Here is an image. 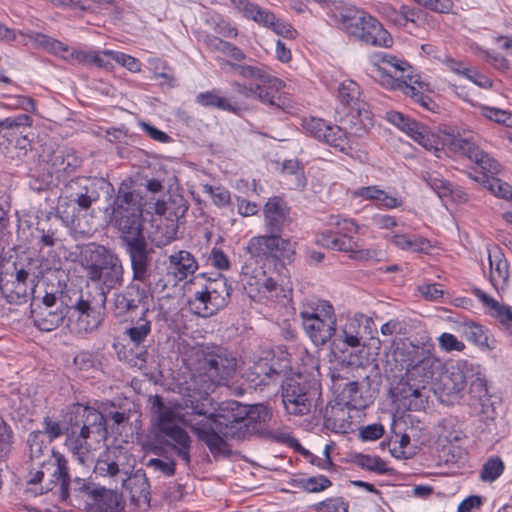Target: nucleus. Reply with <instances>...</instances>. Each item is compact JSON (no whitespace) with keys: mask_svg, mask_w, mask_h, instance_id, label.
I'll return each mask as SVG.
<instances>
[{"mask_svg":"<svg viewBox=\"0 0 512 512\" xmlns=\"http://www.w3.org/2000/svg\"><path fill=\"white\" fill-rule=\"evenodd\" d=\"M189 401L191 412H186L182 421L214 458L231 454L225 438L243 440L254 434L264 435L272 418L271 409L264 404L247 406L231 401L221 408L226 413H214L209 411L206 402Z\"/></svg>","mask_w":512,"mask_h":512,"instance_id":"f257e3e1","label":"nucleus"},{"mask_svg":"<svg viewBox=\"0 0 512 512\" xmlns=\"http://www.w3.org/2000/svg\"><path fill=\"white\" fill-rule=\"evenodd\" d=\"M145 203L132 182L123 181L106 208L110 225L119 233L121 247L129 256L133 281L146 283L150 277L153 249L144 235Z\"/></svg>","mask_w":512,"mask_h":512,"instance_id":"f03ea898","label":"nucleus"},{"mask_svg":"<svg viewBox=\"0 0 512 512\" xmlns=\"http://www.w3.org/2000/svg\"><path fill=\"white\" fill-rule=\"evenodd\" d=\"M265 235L252 237L247 246L251 256L281 262L282 265L291 263L295 255V243L290 238H283L290 231L293 223L291 208L281 197L275 196L267 200L263 208Z\"/></svg>","mask_w":512,"mask_h":512,"instance_id":"7ed1b4c3","label":"nucleus"},{"mask_svg":"<svg viewBox=\"0 0 512 512\" xmlns=\"http://www.w3.org/2000/svg\"><path fill=\"white\" fill-rule=\"evenodd\" d=\"M237 359L226 348L220 346L205 347L195 353L192 379L194 390L198 391L199 399L192 395L185 400V407L191 410V402H206L211 411L209 393L217 386L227 385L234 376Z\"/></svg>","mask_w":512,"mask_h":512,"instance_id":"20e7f679","label":"nucleus"},{"mask_svg":"<svg viewBox=\"0 0 512 512\" xmlns=\"http://www.w3.org/2000/svg\"><path fill=\"white\" fill-rule=\"evenodd\" d=\"M65 445L79 463L86 464L93 450L106 440V420L101 412L80 403L67 413Z\"/></svg>","mask_w":512,"mask_h":512,"instance_id":"39448f33","label":"nucleus"},{"mask_svg":"<svg viewBox=\"0 0 512 512\" xmlns=\"http://www.w3.org/2000/svg\"><path fill=\"white\" fill-rule=\"evenodd\" d=\"M81 264L86 271L87 278L99 287L96 297L107 295L117 290L124 283V267L119 255L112 249L89 243L81 250Z\"/></svg>","mask_w":512,"mask_h":512,"instance_id":"423d86ee","label":"nucleus"},{"mask_svg":"<svg viewBox=\"0 0 512 512\" xmlns=\"http://www.w3.org/2000/svg\"><path fill=\"white\" fill-rule=\"evenodd\" d=\"M151 410L157 438H162V443L171 448L186 466H190L192 439L187 431L178 425V413L166 406L159 395L153 397Z\"/></svg>","mask_w":512,"mask_h":512,"instance_id":"0eeeda50","label":"nucleus"},{"mask_svg":"<svg viewBox=\"0 0 512 512\" xmlns=\"http://www.w3.org/2000/svg\"><path fill=\"white\" fill-rule=\"evenodd\" d=\"M320 395V385L301 373L286 377L281 384L282 403L285 411L290 415L309 414L313 402Z\"/></svg>","mask_w":512,"mask_h":512,"instance_id":"6e6552de","label":"nucleus"},{"mask_svg":"<svg viewBox=\"0 0 512 512\" xmlns=\"http://www.w3.org/2000/svg\"><path fill=\"white\" fill-rule=\"evenodd\" d=\"M106 297H92L81 293L72 305H68L66 326L75 334H86L96 330L103 321Z\"/></svg>","mask_w":512,"mask_h":512,"instance_id":"1a4fd4ad","label":"nucleus"},{"mask_svg":"<svg viewBox=\"0 0 512 512\" xmlns=\"http://www.w3.org/2000/svg\"><path fill=\"white\" fill-rule=\"evenodd\" d=\"M100 198L99 181L92 177L77 176L64 183L59 197L66 214L75 217L87 212Z\"/></svg>","mask_w":512,"mask_h":512,"instance_id":"9d476101","label":"nucleus"},{"mask_svg":"<svg viewBox=\"0 0 512 512\" xmlns=\"http://www.w3.org/2000/svg\"><path fill=\"white\" fill-rule=\"evenodd\" d=\"M60 485V499L62 501H69L73 506L87 505L90 501V492L96 486L91 482H86L84 479L76 477L72 481L68 472L67 460L63 455L56 457V468L52 473L50 483L41 489V493L48 492L53 489L54 485Z\"/></svg>","mask_w":512,"mask_h":512,"instance_id":"9b49d317","label":"nucleus"},{"mask_svg":"<svg viewBox=\"0 0 512 512\" xmlns=\"http://www.w3.org/2000/svg\"><path fill=\"white\" fill-rule=\"evenodd\" d=\"M231 291L227 279L218 274L215 278L207 279L201 289L195 291L193 298L188 302L189 307L200 317H210L228 305Z\"/></svg>","mask_w":512,"mask_h":512,"instance_id":"f8f14e48","label":"nucleus"},{"mask_svg":"<svg viewBox=\"0 0 512 512\" xmlns=\"http://www.w3.org/2000/svg\"><path fill=\"white\" fill-rule=\"evenodd\" d=\"M354 24L348 26L345 32L362 45L390 48L393 45L391 34L384 28L383 24L374 16L365 13L360 18H354Z\"/></svg>","mask_w":512,"mask_h":512,"instance_id":"ddd939ff","label":"nucleus"},{"mask_svg":"<svg viewBox=\"0 0 512 512\" xmlns=\"http://www.w3.org/2000/svg\"><path fill=\"white\" fill-rule=\"evenodd\" d=\"M450 150L465 156L470 161L474 162L481 172H489L498 174L500 171V164L488 153L484 152L480 147L471 139L462 138L460 136L453 137L450 141Z\"/></svg>","mask_w":512,"mask_h":512,"instance_id":"4468645a","label":"nucleus"},{"mask_svg":"<svg viewBox=\"0 0 512 512\" xmlns=\"http://www.w3.org/2000/svg\"><path fill=\"white\" fill-rule=\"evenodd\" d=\"M450 150L465 156L470 161L474 162L481 172H489L498 174L500 171V164L488 153L484 152L480 147L471 139L462 138L460 136L453 137L450 141Z\"/></svg>","mask_w":512,"mask_h":512,"instance_id":"2eb2a0df","label":"nucleus"},{"mask_svg":"<svg viewBox=\"0 0 512 512\" xmlns=\"http://www.w3.org/2000/svg\"><path fill=\"white\" fill-rule=\"evenodd\" d=\"M375 56L380 57V61L384 66L375 63L372 69V77L379 81L382 86L388 87L399 79H408L412 82V76L410 75L411 66L405 60L389 54Z\"/></svg>","mask_w":512,"mask_h":512,"instance_id":"dca6fc26","label":"nucleus"},{"mask_svg":"<svg viewBox=\"0 0 512 512\" xmlns=\"http://www.w3.org/2000/svg\"><path fill=\"white\" fill-rule=\"evenodd\" d=\"M55 175L57 183L67 182V177L81 167L82 159L76 152L67 147L52 151L45 161Z\"/></svg>","mask_w":512,"mask_h":512,"instance_id":"f3484780","label":"nucleus"},{"mask_svg":"<svg viewBox=\"0 0 512 512\" xmlns=\"http://www.w3.org/2000/svg\"><path fill=\"white\" fill-rule=\"evenodd\" d=\"M148 289L139 283L131 282L121 292H117L113 296V305L117 314L124 315L139 307L148 304Z\"/></svg>","mask_w":512,"mask_h":512,"instance_id":"a211bd4d","label":"nucleus"},{"mask_svg":"<svg viewBox=\"0 0 512 512\" xmlns=\"http://www.w3.org/2000/svg\"><path fill=\"white\" fill-rule=\"evenodd\" d=\"M36 301L31 303V317L34 325L41 331L50 332L67 322L68 305L60 302L55 308L36 309Z\"/></svg>","mask_w":512,"mask_h":512,"instance_id":"6ab92c4d","label":"nucleus"},{"mask_svg":"<svg viewBox=\"0 0 512 512\" xmlns=\"http://www.w3.org/2000/svg\"><path fill=\"white\" fill-rule=\"evenodd\" d=\"M361 323L356 318H347L344 323L337 326L335 324V333L331 338V346L341 352L348 348L361 346Z\"/></svg>","mask_w":512,"mask_h":512,"instance_id":"aec40b11","label":"nucleus"},{"mask_svg":"<svg viewBox=\"0 0 512 512\" xmlns=\"http://www.w3.org/2000/svg\"><path fill=\"white\" fill-rule=\"evenodd\" d=\"M90 501L85 510L90 512H119L124 508L122 496L116 491L97 487L90 492Z\"/></svg>","mask_w":512,"mask_h":512,"instance_id":"412c9836","label":"nucleus"},{"mask_svg":"<svg viewBox=\"0 0 512 512\" xmlns=\"http://www.w3.org/2000/svg\"><path fill=\"white\" fill-rule=\"evenodd\" d=\"M124 487L128 491L131 504L140 509L150 507V483L143 470H137L130 476L124 483Z\"/></svg>","mask_w":512,"mask_h":512,"instance_id":"4be33fe9","label":"nucleus"},{"mask_svg":"<svg viewBox=\"0 0 512 512\" xmlns=\"http://www.w3.org/2000/svg\"><path fill=\"white\" fill-rule=\"evenodd\" d=\"M344 379L340 375H333V389L337 393L339 403H343L346 407L361 410L367 406L366 400L362 396L358 382H343Z\"/></svg>","mask_w":512,"mask_h":512,"instance_id":"5701e85b","label":"nucleus"},{"mask_svg":"<svg viewBox=\"0 0 512 512\" xmlns=\"http://www.w3.org/2000/svg\"><path fill=\"white\" fill-rule=\"evenodd\" d=\"M341 122L345 126V131L348 129L350 135L361 138L373 126V115L367 106L355 107L345 113Z\"/></svg>","mask_w":512,"mask_h":512,"instance_id":"b1692460","label":"nucleus"},{"mask_svg":"<svg viewBox=\"0 0 512 512\" xmlns=\"http://www.w3.org/2000/svg\"><path fill=\"white\" fill-rule=\"evenodd\" d=\"M261 84L256 85L254 98L259 99L262 103L277 108H283L285 100L279 95L280 91L285 87V83L268 73V79L259 80Z\"/></svg>","mask_w":512,"mask_h":512,"instance_id":"393cba45","label":"nucleus"},{"mask_svg":"<svg viewBox=\"0 0 512 512\" xmlns=\"http://www.w3.org/2000/svg\"><path fill=\"white\" fill-rule=\"evenodd\" d=\"M279 375V371L270 365L266 359H259L248 368L245 378L250 388L262 389L272 381L277 380Z\"/></svg>","mask_w":512,"mask_h":512,"instance_id":"a878e982","label":"nucleus"},{"mask_svg":"<svg viewBox=\"0 0 512 512\" xmlns=\"http://www.w3.org/2000/svg\"><path fill=\"white\" fill-rule=\"evenodd\" d=\"M27 443L30 447V457L34 465L46 467L47 464H51L56 466V457L61 454L55 453L48 445H44L42 432H31Z\"/></svg>","mask_w":512,"mask_h":512,"instance_id":"bb28decb","label":"nucleus"},{"mask_svg":"<svg viewBox=\"0 0 512 512\" xmlns=\"http://www.w3.org/2000/svg\"><path fill=\"white\" fill-rule=\"evenodd\" d=\"M189 208L188 201L178 193H169L166 199L157 200L155 212L170 221H178L183 218Z\"/></svg>","mask_w":512,"mask_h":512,"instance_id":"cd10ccee","label":"nucleus"},{"mask_svg":"<svg viewBox=\"0 0 512 512\" xmlns=\"http://www.w3.org/2000/svg\"><path fill=\"white\" fill-rule=\"evenodd\" d=\"M168 271L177 280L183 281L188 276L193 275L198 269V263L194 256L186 250H180L168 257Z\"/></svg>","mask_w":512,"mask_h":512,"instance_id":"c85d7f7f","label":"nucleus"},{"mask_svg":"<svg viewBox=\"0 0 512 512\" xmlns=\"http://www.w3.org/2000/svg\"><path fill=\"white\" fill-rule=\"evenodd\" d=\"M334 307L326 300L312 298L303 302L300 317L302 324L307 325L314 323L323 318L334 319Z\"/></svg>","mask_w":512,"mask_h":512,"instance_id":"c756f323","label":"nucleus"},{"mask_svg":"<svg viewBox=\"0 0 512 512\" xmlns=\"http://www.w3.org/2000/svg\"><path fill=\"white\" fill-rule=\"evenodd\" d=\"M441 369V360L435 357L433 352H431L416 367L407 368V376L409 379L418 381L422 384V388H425V384L432 381Z\"/></svg>","mask_w":512,"mask_h":512,"instance_id":"7c9ffc66","label":"nucleus"},{"mask_svg":"<svg viewBox=\"0 0 512 512\" xmlns=\"http://www.w3.org/2000/svg\"><path fill=\"white\" fill-rule=\"evenodd\" d=\"M317 243L331 250L363 253L357 240L352 236H342L336 232H323L317 237Z\"/></svg>","mask_w":512,"mask_h":512,"instance_id":"2f4dec72","label":"nucleus"},{"mask_svg":"<svg viewBox=\"0 0 512 512\" xmlns=\"http://www.w3.org/2000/svg\"><path fill=\"white\" fill-rule=\"evenodd\" d=\"M336 315L334 319L323 318L314 323L303 325L304 330L316 346H324L331 343V338L335 333Z\"/></svg>","mask_w":512,"mask_h":512,"instance_id":"473e14b6","label":"nucleus"},{"mask_svg":"<svg viewBox=\"0 0 512 512\" xmlns=\"http://www.w3.org/2000/svg\"><path fill=\"white\" fill-rule=\"evenodd\" d=\"M150 310L148 307L144 308L138 318L131 320V325L126 329L125 334L130 342L139 347L144 346V343L152 331V321L148 319Z\"/></svg>","mask_w":512,"mask_h":512,"instance_id":"72a5a7b5","label":"nucleus"},{"mask_svg":"<svg viewBox=\"0 0 512 512\" xmlns=\"http://www.w3.org/2000/svg\"><path fill=\"white\" fill-rule=\"evenodd\" d=\"M468 177L476 182L482 183L483 186L489 190L496 197L511 200L512 187L507 182L495 177L496 174L489 172H481L475 175L472 172L467 173Z\"/></svg>","mask_w":512,"mask_h":512,"instance_id":"f704fd0d","label":"nucleus"},{"mask_svg":"<svg viewBox=\"0 0 512 512\" xmlns=\"http://www.w3.org/2000/svg\"><path fill=\"white\" fill-rule=\"evenodd\" d=\"M435 345L430 337L421 338L416 343L410 342L404 348L403 361L406 363L407 368L416 367L421 363L431 352H434Z\"/></svg>","mask_w":512,"mask_h":512,"instance_id":"c9c22d12","label":"nucleus"},{"mask_svg":"<svg viewBox=\"0 0 512 512\" xmlns=\"http://www.w3.org/2000/svg\"><path fill=\"white\" fill-rule=\"evenodd\" d=\"M0 276V291L6 298L7 302L11 304H21L26 302L28 297V284L18 282L13 278V274H10V278Z\"/></svg>","mask_w":512,"mask_h":512,"instance_id":"e433bc0d","label":"nucleus"},{"mask_svg":"<svg viewBox=\"0 0 512 512\" xmlns=\"http://www.w3.org/2000/svg\"><path fill=\"white\" fill-rule=\"evenodd\" d=\"M202 42L210 52H221L237 62L246 59V54L234 44L225 41L218 36L205 33L202 35Z\"/></svg>","mask_w":512,"mask_h":512,"instance_id":"4c0bfd02","label":"nucleus"},{"mask_svg":"<svg viewBox=\"0 0 512 512\" xmlns=\"http://www.w3.org/2000/svg\"><path fill=\"white\" fill-rule=\"evenodd\" d=\"M196 102L203 107L216 108L234 114H238L241 110L237 103L230 102L228 98L221 96L220 91L216 89L199 93L196 96Z\"/></svg>","mask_w":512,"mask_h":512,"instance_id":"58836bf2","label":"nucleus"},{"mask_svg":"<svg viewBox=\"0 0 512 512\" xmlns=\"http://www.w3.org/2000/svg\"><path fill=\"white\" fill-rule=\"evenodd\" d=\"M359 85L353 80H344L338 87V99L344 108L355 109V107L367 106L361 99Z\"/></svg>","mask_w":512,"mask_h":512,"instance_id":"ea45409f","label":"nucleus"},{"mask_svg":"<svg viewBox=\"0 0 512 512\" xmlns=\"http://www.w3.org/2000/svg\"><path fill=\"white\" fill-rule=\"evenodd\" d=\"M236 7L243 15L265 27L273 24L275 15L267 9L261 8L258 4L249 0H238Z\"/></svg>","mask_w":512,"mask_h":512,"instance_id":"a19ab883","label":"nucleus"},{"mask_svg":"<svg viewBox=\"0 0 512 512\" xmlns=\"http://www.w3.org/2000/svg\"><path fill=\"white\" fill-rule=\"evenodd\" d=\"M321 141L347 155L353 150L348 138V132L338 125L328 124L325 137H322Z\"/></svg>","mask_w":512,"mask_h":512,"instance_id":"79ce46f5","label":"nucleus"},{"mask_svg":"<svg viewBox=\"0 0 512 512\" xmlns=\"http://www.w3.org/2000/svg\"><path fill=\"white\" fill-rule=\"evenodd\" d=\"M55 175L47 163L39 164L38 168L31 171L29 175V186L32 190L41 192L48 190L54 183Z\"/></svg>","mask_w":512,"mask_h":512,"instance_id":"37998d69","label":"nucleus"},{"mask_svg":"<svg viewBox=\"0 0 512 512\" xmlns=\"http://www.w3.org/2000/svg\"><path fill=\"white\" fill-rule=\"evenodd\" d=\"M27 37L37 47L43 48L44 50L60 56L61 58H63V55H67L70 50L68 45L42 33L30 31L27 33Z\"/></svg>","mask_w":512,"mask_h":512,"instance_id":"c03bdc74","label":"nucleus"},{"mask_svg":"<svg viewBox=\"0 0 512 512\" xmlns=\"http://www.w3.org/2000/svg\"><path fill=\"white\" fill-rule=\"evenodd\" d=\"M490 282L497 289L500 284H505L509 277V266L505 259L499 255H489Z\"/></svg>","mask_w":512,"mask_h":512,"instance_id":"a18cd8bd","label":"nucleus"},{"mask_svg":"<svg viewBox=\"0 0 512 512\" xmlns=\"http://www.w3.org/2000/svg\"><path fill=\"white\" fill-rule=\"evenodd\" d=\"M292 485L308 493H318L332 486V482L324 475H317L293 479Z\"/></svg>","mask_w":512,"mask_h":512,"instance_id":"49530a36","label":"nucleus"},{"mask_svg":"<svg viewBox=\"0 0 512 512\" xmlns=\"http://www.w3.org/2000/svg\"><path fill=\"white\" fill-rule=\"evenodd\" d=\"M466 376L459 365L451 367L442 378V384L447 394H457L466 386Z\"/></svg>","mask_w":512,"mask_h":512,"instance_id":"de8ad7c7","label":"nucleus"},{"mask_svg":"<svg viewBox=\"0 0 512 512\" xmlns=\"http://www.w3.org/2000/svg\"><path fill=\"white\" fill-rule=\"evenodd\" d=\"M463 333L466 339L478 346L488 347L489 344V331L484 326L471 322L463 327Z\"/></svg>","mask_w":512,"mask_h":512,"instance_id":"09e8293b","label":"nucleus"},{"mask_svg":"<svg viewBox=\"0 0 512 512\" xmlns=\"http://www.w3.org/2000/svg\"><path fill=\"white\" fill-rule=\"evenodd\" d=\"M354 463L364 470L377 474H385L388 472L386 462L379 456L357 454L354 458Z\"/></svg>","mask_w":512,"mask_h":512,"instance_id":"8fccbe9b","label":"nucleus"},{"mask_svg":"<svg viewBox=\"0 0 512 512\" xmlns=\"http://www.w3.org/2000/svg\"><path fill=\"white\" fill-rule=\"evenodd\" d=\"M282 171L286 175L294 177V188L296 190H304L307 184V179L304 174V168L300 165L298 160H286L282 164Z\"/></svg>","mask_w":512,"mask_h":512,"instance_id":"3c124183","label":"nucleus"},{"mask_svg":"<svg viewBox=\"0 0 512 512\" xmlns=\"http://www.w3.org/2000/svg\"><path fill=\"white\" fill-rule=\"evenodd\" d=\"M239 76L246 79L264 80L268 79V73L258 66L239 64L230 61H223Z\"/></svg>","mask_w":512,"mask_h":512,"instance_id":"603ef678","label":"nucleus"},{"mask_svg":"<svg viewBox=\"0 0 512 512\" xmlns=\"http://www.w3.org/2000/svg\"><path fill=\"white\" fill-rule=\"evenodd\" d=\"M335 17L338 19L341 28L346 32L350 24H354V18H360L366 12L359 10L354 5H342L336 7Z\"/></svg>","mask_w":512,"mask_h":512,"instance_id":"864d4df0","label":"nucleus"},{"mask_svg":"<svg viewBox=\"0 0 512 512\" xmlns=\"http://www.w3.org/2000/svg\"><path fill=\"white\" fill-rule=\"evenodd\" d=\"M504 471V463L503 461L498 458H490L482 467L480 478L484 482H493L498 477L501 476V474Z\"/></svg>","mask_w":512,"mask_h":512,"instance_id":"5fc2aeb1","label":"nucleus"},{"mask_svg":"<svg viewBox=\"0 0 512 512\" xmlns=\"http://www.w3.org/2000/svg\"><path fill=\"white\" fill-rule=\"evenodd\" d=\"M301 125L306 133L321 141V138L325 137L328 123L321 118L305 117L302 119Z\"/></svg>","mask_w":512,"mask_h":512,"instance_id":"6e6d98bb","label":"nucleus"},{"mask_svg":"<svg viewBox=\"0 0 512 512\" xmlns=\"http://www.w3.org/2000/svg\"><path fill=\"white\" fill-rule=\"evenodd\" d=\"M422 178L439 197L447 196L451 192L450 183L441 178L436 172H425Z\"/></svg>","mask_w":512,"mask_h":512,"instance_id":"4d7b16f0","label":"nucleus"},{"mask_svg":"<svg viewBox=\"0 0 512 512\" xmlns=\"http://www.w3.org/2000/svg\"><path fill=\"white\" fill-rule=\"evenodd\" d=\"M32 118L28 114H19L15 117H7L0 120V128L15 130L19 134H23L26 128L31 127Z\"/></svg>","mask_w":512,"mask_h":512,"instance_id":"13d9d810","label":"nucleus"},{"mask_svg":"<svg viewBox=\"0 0 512 512\" xmlns=\"http://www.w3.org/2000/svg\"><path fill=\"white\" fill-rule=\"evenodd\" d=\"M349 503L343 497L327 498L314 505L317 512H348Z\"/></svg>","mask_w":512,"mask_h":512,"instance_id":"bf43d9fd","label":"nucleus"},{"mask_svg":"<svg viewBox=\"0 0 512 512\" xmlns=\"http://www.w3.org/2000/svg\"><path fill=\"white\" fill-rule=\"evenodd\" d=\"M11 427L0 417V458L7 457L14 443Z\"/></svg>","mask_w":512,"mask_h":512,"instance_id":"052dcab7","label":"nucleus"},{"mask_svg":"<svg viewBox=\"0 0 512 512\" xmlns=\"http://www.w3.org/2000/svg\"><path fill=\"white\" fill-rule=\"evenodd\" d=\"M203 192L207 193L213 203L218 207H225L230 204V192L221 186L214 187L210 184L202 186Z\"/></svg>","mask_w":512,"mask_h":512,"instance_id":"680f3d73","label":"nucleus"},{"mask_svg":"<svg viewBox=\"0 0 512 512\" xmlns=\"http://www.w3.org/2000/svg\"><path fill=\"white\" fill-rule=\"evenodd\" d=\"M37 261L33 258H27V263L22 262H14L13 267L15 273L13 274V278L18 282L23 284H28L29 277L31 275L35 276V272L33 270V266Z\"/></svg>","mask_w":512,"mask_h":512,"instance_id":"e2e57ef3","label":"nucleus"},{"mask_svg":"<svg viewBox=\"0 0 512 512\" xmlns=\"http://www.w3.org/2000/svg\"><path fill=\"white\" fill-rule=\"evenodd\" d=\"M113 56L114 50L104 49V50H93L90 58L89 65L104 68V69H112L113 68Z\"/></svg>","mask_w":512,"mask_h":512,"instance_id":"0e129e2a","label":"nucleus"},{"mask_svg":"<svg viewBox=\"0 0 512 512\" xmlns=\"http://www.w3.org/2000/svg\"><path fill=\"white\" fill-rule=\"evenodd\" d=\"M146 466L166 477H171L176 472V463L172 459L166 461L159 458H151L147 461Z\"/></svg>","mask_w":512,"mask_h":512,"instance_id":"69168bd1","label":"nucleus"},{"mask_svg":"<svg viewBox=\"0 0 512 512\" xmlns=\"http://www.w3.org/2000/svg\"><path fill=\"white\" fill-rule=\"evenodd\" d=\"M403 132H405L414 141L418 142L424 147H427V142L429 141V139L426 137L424 133V127L414 119L408 121V124L404 128Z\"/></svg>","mask_w":512,"mask_h":512,"instance_id":"338daca9","label":"nucleus"},{"mask_svg":"<svg viewBox=\"0 0 512 512\" xmlns=\"http://www.w3.org/2000/svg\"><path fill=\"white\" fill-rule=\"evenodd\" d=\"M403 132H405L414 141L418 142L424 147H427V142L429 141V139L426 137L424 133V127L414 119L408 121V124L404 128Z\"/></svg>","mask_w":512,"mask_h":512,"instance_id":"774afa93","label":"nucleus"}]
</instances>
